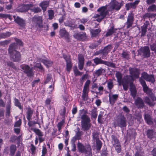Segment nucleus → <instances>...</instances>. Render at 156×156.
<instances>
[{
	"mask_svg": "<svg viewBox=\"0 0 156 156\" xmlns=\"http://www.w3.org/2000/svg\"><path fill=\"white\" fill-rule=\"evenodd\" d=\"M123 80L126 82L129 83L130 84V86H131V84H134L133 82V77L131 76L127 75L125 76Z\"/></svg>",
	"mask_w": 156,
	"mask_h": 156,
	"instance_id": "a878e982",
	"label": "nucleus"
},
{
	"mask_svg": "<svg viewBox=\"0 0 156 156\" xmlns=\"http://www.w3.org/2000/svg\"><path fill=\"white\" fill-rule=\"evenodd\" d=\"M20 68L28 76L31 77L33 76L34 74L33 72V68H30L28 65L26 64L21 65Z\"/></svg>",
	"mask_w": 156,
	"mask_h": 156,
	"instance_id": "9d476101",
	"label": "nucleus"
},
{
	"mask_svg": "<svg viewBox=\"0 0 156 156\" xmlns=\"http://www.w3.org/2000/svg\"><path fill=\"white\" fill-rule=\"evenodd\" d=\"M15 105L18 107L20 109H23L22 106L21 105L19 100L16 98L15 99Z\"/></svg>",
	"mask_w": 156,
	"mask_h": 156,
	"instance_id": "de8ad7c7",
	"label": "nucleus"
},
{
	"mask_svg": "<svg viewBox=\"0 0 156 156\" xmlns=\"http://www.w3.org/2000/svg\"><path fill=\"white\" fill-rule=\"evenodd\" d=\"M78 67L80 70H82L83 69L84 65V58L81 55H79L78 58Z\"/></svg>",
	"mask_w": 156,
	"mask_h": 156,
	"instance_id": "2eb2a0df",
	"label": "nucleus"
},
{
	"mask_svg": "<svg viewBox=\"0 0 156 156\" xmlns=\"http://www.w3.org/2000/svg\"><path fill=\"white\" fill-rule=\"evenodd\" d=\"M108 97L110 104L112 105H113L117 101L119 95L117 94H113L110 93L109 94Z\"/></svg>",
	"mask_w": 156,
	"mask_h": 156,
	"instance_id": "a211bd4d",
	"label": "nucleus"
},
{
	"mask_svg": "<svg viewBox=\"0 0 156 156\" xmlns=\"http://www.w3.org/2000/svg\"><path fill=\"white\" fill-rule=\"evenodd\" d=\"M20 137V136H13L11 137L10 139V141L11 142H14L16 140V139L18 138H19Z\"/></svg>",
	"mask_w": 156,
	"mask_h": 156,
	"instance_id": "4d7b16f0",
	"label": "nucleus"
},
{
	"mask_svg": "<svg viewBox=\"0 0 156 156\" xmlns=\"http://www.w3.org/2000/svg\"><path fill=\"white\" fill-rule=\"evenodd\" d=\"M113 82L111 80H109L107 82V87L108 89L111 91L113 87Z\"/></svg>",
	"mask_w": 156,
	"mask_h": 156,
	"instance_id": "58836bf2",
	"label": "nucleus"
},
{
	"mask_svg": "<svg viewBox=\"0 0 156 156\" xmlns=\"http://www.w3.org/2000/svg\"><path fill=\"white\" fill-rule=\"evenodd\" d=\"M138 54L144 58H148L150 55V51L149 47L146 46L141 47L138 50Z\"/></svg>",
	"mask_w": 156,
	"mask_h": 156,
	"instance_id": "6e6552de",
	"label": "nucleus"
},
{
	"mask_svg": "<svg viewBox=\"0 0 156 156\" xmlns=\"http://www.w3.org/2000/svg\"><path fill=\"white\" fill-rule=\"evenodd\" d=\"M135 104L138 108H142L144 106V103L143 100L139 97L136 98L135 100Z\"/></svg>",
	"mask_w": 156,
	"mask_h": 156,
	"instance_id": "dca6fc26",
	"label": "nucleus"
},
{
	"mask_svg": "<svg viewBox=\"0 0 156 156\" xmlns=\"http://www.w3.org/2000/svg\"><path fill=\"white\" fill-rule=\"evenodd\" d=\"M72 65L71 62L66 63V69L68 72L69 73L72 68Z\"/></svg>",
	"mask_w": 156,
	"mask_h": 156,
	"instance_id": "6e6d98bb",
	"label": "nucleus"
},
{
	"mask_svg": "<svg viewBox=\"0 0 156 156\" xmlns=\"http://www.w3.org/2000/svg\"><path fill=\"white\" fill-rule=\"evenodd\" d=\"M151 51H155L156 50V43H154L150 46Z\"/></svg>",
	"mask_w": 156,
	"mask_h": 156,
	"instance_id": "bf43d9fd",
	"label": "nucleus"
},
{
	"mask_svg": "<svg viewBox=\"0 0 156 156\" xmlns=\"http://www.w3.org/2000/svg\"><path fill=\"white\" fill-rule=\"evenodd\" d=\"M116 30V29H115L113 27H111L110 29L108 30L107 33L105 34V36L107 37L110 36L115 33Z\"/></svg>",
	"mask_w": 156,
	"mask_h": 156,
	"instance_id": "2f4dec72",
	"label": "nucleus"
},
{
	"mask_svg": "<svg viewBox=\"0 0 156 156\" xmlns=\"http://www.w3.org/2000/svg\"><path fill=\"white\" fill-rule=\"evenodd\" d=\"M60 35L62 37L66 39H68L69 36V33L66 31L65 28H62L60 30Z\"/></svg>",
	"mask_w": 156,
	"mask_h": 156,
	"instance_id": "b1692460",
	"label": "nucleus"
},
{
	"mask_svg": "<svg viewBox=\"0 0 156 156\" xmlns=\"http://www.w3.org/2000/svg\"><path fill=\"white\" fill-rule=\"evenodd\" d=\"M14 18L15 22L20 26L23 27L25 26V21L23 19L18 16L16 18L15 16H14Z\"/></svg>",
	"mask_w": 156,
	"mask_h": 156,
	"instance_id": "6ab92c4d",
	"label": "nucleus"
},
{
	"mask_svg": "<svg viewBox=\"0 0 156 156\" xmlns=\"http://www.w3.org/2000/svg\"><path fill=\"white\" fill-rule=\"evenodd\" d=\"M30 9V5H23L19 6L17 9V10L20 12H25Z\"/></svg>",
	"mask_w": 156,
	"mask_h": 156,
	"instance_id": "412c9836",
	"label": "nucleus"
},
{
	"mask_svg": "<svg viewBox=\"0 0 156 156\" xmlns=\"http://www.w3.org/2000/svg\"><path fill=\"white\" fill-rule=\"evenodd\" d=\"M32 130L38 135V136H43V133L39 129L34 128L32 129Z\"/></svg>",
	"mask_w": 156,
	"mask_h": 156,
	"instance_id": "ea45409f",
	"label": "nucleus"
},
{
	"mask_svg": "<svg viewBox=\"0 0 156 156\" xmlns=\"http://www.w3.org/2000/svg\"><path fill=\"white\" fill-rule=\"evenodd\" d=\"M82 134V133L81 131H80V129L78 128V131L76 133L75 136L78 139V140H80L81 139L80 136Z\"/></svg>",
	"mask_w": 156,
	"mask_h": 156,
	"instance_id": "3c124183",
	"label": "nucleus"
},
{
	"mask_svg": "<svg viewBox=\"0 0 156 156\" xmlns=\"http://www.w3.org/2000/svg\"><path fill=\"white\" fill-rule=\"evenodd\" d=\"M94 62L96 65L99 64H104L105 61L102 60L101 58L96 57L93 59Z\"/></svg>",
	"mask_w": 156,
	"mask_h": 156,
	"instance_id": "72a5a7b5",
	"label": "nucleus"
},
{
	"mask_svg": "<svg viewBox=\"0 0 156 156\" xmlns=\"http://www.w3.org/2000/svg\"><path fill=\"white\" fill-rule=\"evenodd\" d=\"M107 151L106 148H104L102 150V152L101 154V156H107Z\"/></svg>",
	"mask_w": 156,
	"mask_h": 156,
	"instance_id": "052dcab7",
	"label": "nucleus"
},
{
	"mask_svg": "<svg viewBox=\"0 0 156 156\" xmlns=\"http://www.w3.org/2000/svg\"><path fill=\"white\" fill-rule=\"evenodd\" d=\"M129 83L122 80V85L123 89L125 90L126 91L128 89Z\"/></svg>",
	"mask_w": 156,
	"mask_h": 156,
	"instance_id": "c03bdc74",
	"label": "nucleus"
},
{
	"mask_svg": "<svg viewBox=\"0 0 156 156\" xmlns=\"http://www.w3.org/2000/svg\"><path fill=\"white\" fill-rule=\"evenodd\" d=\"M32 23L36 27L42 28L43 25V17L36 15L31 19Z\"/></svg>",
	"mask_w": 156,
	"mask_h": 156,
	"instance_id": "423d86ee",
	"label": "nucleus"
},
{
	"mask_svg": "<svg viewBox=\"0 0 156 156\" xmlns=\"http://www.w3.org/2000/svg\"><path fill=\"white\" fill-rule=\"evenodd\" d=\"M115 126L123 128L126 126V118L123 115H121L118 116L115 122Z\"/></svg>",
	"mask_w": 156,
	"mask_h": 156,
	"instance_id": "0eeeda50",
	"label": "nucleus"
},
{
	"mask_svg": "<svg viewBox=\"0 0 156 156\" xmlns=\"http://www.w3.org/2000/svg\"><path fill=\"white\" fill-rule=\"evenodd\" d=\"M63 56L64 58L66 60V63L69 62H71L70 59L69 58V56H67L66 55H63Z\"/></svg>",
	"mask_w": 156,
	"mask_h": 156,
	"instance_id": "69168bd1",
	"label": "nucleus"
},
{
	"mask_svg": "<svg viewBox=\"0 0 156 156\" xmlns=\"http://www.w3.org/2000/svg\"><path fill=\"white\" fill-rule=\"evenodd\" d=\"M129 73L134 78H138L139 76L140 70L135 68H130L129 69Z\"/></svg>",
	"mask_w": 156,
	"mask_h": 156,
	"instance_id": "4468645a",
	"label": "nucleus"
},
{
	"mask_svg": "<svg viewBox=\"0 0 156 156\" xmlns=\"http://www.w3.org/2000/svg\"><path fill=\"white\" fill-rule=\"evenodd\" d=\"M49 2L48 1H44L40 3L39 6L42 8L44 11L49 5Z\"/></svg>",
	"mask_w": 156,
	"mask_h": 156,
	"instance_id": "cd10ccee",
	"label": "nucleus"
},
{
	"mask_svg": "<svg viewBox=\"0 0 156 156\" xmlns=\"http://www.w3.org/2000/svg\"><path fill=\"white\" fill-rule=\"evenodd\" d=\"M91 116L92 117L96 119L97 116V110L96 108L93 109L91 111Z\"/></svg>",
	"mask_w": 156,
	"mask_h": 156,
	"instance_id": "79ce46f5",
	"label": "nucleus"
},
{
	"mask_svg": "<svg viewBox=\"0 0 156 156\" xmlns=\"http://www.w3.org/2000/svg\"><path fill=\"white\" fill-rule=\"evenodd\" d=\"M74 37L78 40H82L87 37V35L85 33H75L73 35Z\"/></svg>",
	"mask_w": 156,
	"mask_h": 156,
	"instance_id": "4be33fe9",
	"label": "nucleus"
},
{
	"mask_svg": "<svg viewBox=\"0 0 156 156\" xmlns=\"http://www.w3.org/2000/svg\"><path fill=\"white\" fill-rule=\"evenodd\" d=\"M77 147L79 152L84 153L85 156H92L91 148L90 145H84L79 142L77 143Z\"/></svg>",
	"mask_w": 156,
	"mask_h": 156,
	"instance_id": "7ed1b4c3",
	"label": "nucleus"
},
{
	"mask_svg": "<svg viewBox=\"0 0 156 156\" xmlns=\"http://www.w3.org/2000/svg\"><path fill=\"white\" fill-rule=\"evenodd\" d=\"M144 119L147 122L148 124H151L152 122L151 121V116L148 114H145L144 115Z\"/></svg>",
	"mask_w": 156,
	"mask_h": 156,
	"instance_id": "e433bc0d",
	"label": "nucleus"
},
{
	"mask_svg": "<svg viewBox=\"0 0 156 156\" xmlns=\"http://www.w3.org/2000/svg\"><path fill=\"white\" fill-rule=\"evenodd\" d=\"M30 9L31 11L34 12L35 13H37L40 12L41 11V9L38 7L33 8V5L31 4L30 5Z\"/></svg>",
	"mask_w": 156,
	"mask_h": 156,
	"instance_id": "c9c22d12",
	"label": "nucleus"
},
{
	"mask_svg": "<svg viewBox=\"0 0 156 156\" xmlns=\"http://www.w3.org/2000/svg\"><path fill=\"white\" fill-rule=\"evenodd\" d=\"M154 132L152 130H148L147 132V135L148 137L150 139H152L154 137Z\"/></svg>",
	"mask_w": 156,
	"mask_h": 156,
	"instance_id": "09e8293b",
	"label": "nucleus"
},
{
	"mask_svg": "<svg viewBox=\"0 0 156 156\" xmlns=\"http://www.w3.org/2000/svg\"><path fill=\"white\" fill-rule=\"evenodd\" d=\"M139 1L138 0H136L133 3H130L132 8H135V6L137 5L139 3Z\"/></svg>",
	"mask_w": 156,
	"mask_h": 156,
	"instance_id": "680f3d73",
	"label": "nucleus"
},
{
	"mask_svg": "<svg viewBox=\"0 0 156 156\" xmlns=\"http://www.w3.org/2000/svg\"><path fill=\"white\" fill-rule=\"evenodd\" d=\"M154 13H147L143 16V18L144 19L147 18H154Z\"/></svg>",
	"mask_w": 156,
	"mask_h": 156,
	"instance_id": "49530a36",
	"label": "nucleus"
},
{
	"mask_svg": "<svg viewBox=\"0 0 156 156\" xmlns=\"http://www.w3.org/2000/svg\"><path fill=\"white\" fill-rule=\"evenodd\" d=\"M105 72V69L102 68H100L96 70L94 72L95 75L98 77L101 75L103 73Z\"/></svg>",
	"mask_w": 156,
	"mask_h": 156,
	"instance_id": "c756f323",
	"label": "nucleus"
},
{
	"mask_svg": "<svg viewBox=\"0 0 156 156\" xmlns=\"http://www.w3.org/2000/svg\"><path fill=\"white\" fill-rule=\"evenodd\" d=\"M102 145V143L100 140L96 141V148L97 150H99L101 149Z\"/></svg>",
	"mask_w": 156,
	"mask_h": 156,
	"instance_id": "8fccbe9b",
	"label": "nucleus"
},
{
	"mask_svg": "<svg viewBox=\"0 0 156 156\" xmlns=\"http://www.w3.org/2000/svg\"><path fill=\"white\" fill-rule=\"evenodd\" d=\"M41 62L43 63L47 67L50 66L52 63L51 61L46 59H42L41 61Z\"/></svg>",
	"mask_w": 156,
	"mask_h": 156,
	"instance_id": "4c0bfd02",
	"label": "nucleus"
},
{
	"mask_svg": "<svg viewBox=\"0 0 156 156\" xmlns=\"http://www.w3.org/2000/svg\"><path fill=\"white\" fill-rule=\"evenodd\" d=\"M147 24H144V25L141 27V36H144L146 34L147 32Z\"/></svg>",
	"mask_w": 156,
	"mask_h": 156,
	"instance_id": "f704fd0d",
	"label": "nucleus"
},
{
	"mask_svg": "<svg viewBox=\"0 0 156 156\" xmlns=\"http://www.w3.org/2000/svg\"><path fill=\"white\" fill-rule=\"evenodd\" d=\"M106 6H103L99 8L97 11L99 12V14H95L94 16V18H97L96 20L99 22L101 20L105 17L107 14V11H106Z\"/></svg>",
	"mask_w": 156,
	"mask_h": 156,
	"instance_id": "20e7f679",
	"label": "nucleus"
},
{
	"mask_svg": "<svg viewBox=\"0 0 156 156\" xmlns=\"http://www.w3.org/2000/svg\"><path fill=\"white\" fill-rule=\"evenodd\" d=\"M17 48L16 44L12 43L9 46L8 50L11 59L15 62H19L21 58L20 52L16 50Z\"/></svg>",
	"mask_w": 156,
	"mask_h": 156,
	"instance_id": "f03ea898",
	"label": "nucleus"
},
{
	"mask_svg": "<svg viewBox=\"0 0 156 156\" xmlns=\"http://www.w3.org/2000/svg\"><path fill=\"white\" fill-rule=\"evenodd\" d=\"M111 137V143L112 146L115 148L118 153H120L121 151V146L119 141L115 135H112Z\"/></svg>",
	"mask_w": 156,
	"mask_h": 156,
	"instance_id": "39448f33",
	"label": "nucleus"
},
{
	"mask_svg": "<svg viewBox=\"0 0 156 156\" xmlns=\"http://www.w3.org/2000/svg\"><path fill=\"white\" fill-rule=\"evenodd\" d=\"M21 124V119H19L16 122L14 125V126L15 127H19Z\"/></svg>",
	"mask_w": 156,
	"mask_h": 156,
	"instance_id": "13d9d810",
	"label": "nucleus"
},
{
	"mask_svg": "<svg viewBox=\"0 0 156 156\" xmlns=\"http://www.w3.org/2000/svg\"><path fill=\"white\" fill-rule=\"evenodd\" d=\"M112 48L111 45H108L104 48L103 50L102 53L104 55H106L110 52Z\"/></svg>",
	"mask_w": 156,
	"mask_h": 156,
	"instance_id": "c85d7f7f",
	"label": "nucleus"
},
{
	"mask_svg": "<svg viewBox=\"0 0 156 156\" xmlns=\"http://www.w3.org/2000/svg\"><path fill=\"white\" fill-rule=\"evenodd\" d=\"M139 82L142 85L144 92L149 96L153 94L152 90L147 86L145 80L141 78Z\"/></svg>",
	"mask_w": 156,
	"mask_h": 156,
	"instance_id": "f8f14e48",
	"label": "nucleus"
},
{
	"mask_svg": "<svg viewBox=\"0 0 156 156\" xmlns=\"http://www.w3.org/2000/svg\"><path fill=\"white\" fill-rule=\"evenodd\" d=\"M130 90L131 91V94L134 98L136 96L137 91L135 86L134 84H131L130 86Z\"/></svg>",
	"mask_w": 156,
	"mask_h": 156,
	"instance_id": "393cba45",
	"label": "nucleus"
},
{
	"mask_svg": "<svg viewBox=\"0 0 156 156\" xmlns=\"http://www.w3.org/2000/svg\"><path fill=\"white\" fill-rule=\"evenodd\" d=\"M133 22V15L130 13L128 16L127 21L126 23L127 25L126 28H129L131 27Z\"/></svg>",
	"mask_w": 156,
	"mask_h": 156,
	"instance_id": "f3484780",
	"label": "nucleus"
},
{
	"mask_svg": "<svg viewBox=\"0 0 156 156\" xmlns=\"http://www.w3.org/2000/svg\"><path fill=\"white\" fill-rule=\"evenodd\" d=\"M87 113V111L84 109L79 111L80 115L82 114L81 117V128L84 131L89 130L91 125L90 118L86 114Z\"/></svg>",
	"mask_w": 156,
	"mask_h": 156,
	"instance_id": "f257e3e1",
	"label": "nucleus"
},
{
	"mask_svg": "<svg viewBox=\"0 0 156 156\" xmlns=\"http://www.w3.org/2000/svg\"><path fill=\"white\" fill-rule=\"evenodd\" d=\"M51 76L50 75L48 74L47 76V78L45 81L44 82V83H48L51 80Z\"/></svg>",
	"mask_w": 156,
	"mask_h": 156,
	"instance_id": "e2e57ef3",
	"label": "nucleus"
},
{
	"mask_svg": "<svg viewBox=\"0 0 156 156\" xmlns=\"http://www.w3.org/2000/svg\"><path fill=\"white\" fill-rule=\"evenodd\" d=\"M16 151V145L14 144H11L9 146V150L5 148L4 150V152L6 154H8L9 151V155L11 156H13L14 155Z\"/></svg>",
	"mask_w": 156,
	"mask_h": 156,
	"instance_id": "ddd939ff",
	"label": "nucleus"
},
{
	"mask_svg": "<svg viewBox=\"0 0 156 156\" xmlns=\"http://www.w3.org/2000/svg\"><path fill=\"white\" fill-rule=\"evenodd\" d=\"M93 138V139L96 141L99 140L98 138V134L96 132H94L92 133Z\"/></svg>",
	"mask_w": 156,
	"mask_h": 156,
	"instance_id": "5fc2aeb1",
	"label": "nucleus"
},
{
	"mask_svg": "<svg viewBox=\"0 0 156 156\" xmlns=\"http://www.w3.org/2000/svg\"><path fill=\"white\" fill-rule=\"evenodd\" d=\"M90 31L91 34V37L93 38L98 36L101 31V30L100 28L96 29H91Z\"/></svg>",
	"mask_w": 156,
	"mask_h": 156,
	"instance_id": "aec40b11",
	"label": "nucleus"
},
{
	"mask_svg": "<svg viewBox=\"0 0 156 156\" xmlns=\"http://www.w3.org/2000/svg\"><path fill=\"white\" fill-rule=\"evenodd\" d=\"M34 67H36L39 68L40 69L43 70V68L41 64L40 63H37L34 66Z\"/></svg>",
	"mask_w": 156,
	"mask_h": 156,
	"instance_id": "338daca9",
	"label": "nucleus"
},
{
	"mask_svg": "<svg viewBox=\"0 0 156 156\" xmlns=\"http://www.w3.org/2000/svg\"><path fill=\"white\" fill-rule=\"evenodd\" d=\"M90 83V80H87L84 84L82 94V98L84 100H87L88 98V93L89 90V85Z\"/></svg>",
	"mask_w": 156,
	"mask_h": 156,
	"instance_id": "1a4fd4ad",
	"label": "nucleus"
},
{
	"mask_svg": "<svg viewBox=\"0 0 156 156\" xmlns=\"http://www.w3.org/2000/svg\"><path fill=\"white\" fill-rule=\"evenodd\" d=\"M116 77L117 78V82L119 83V85L121 86L122 85V75L119 72H117L115 74Z\"/></svg>",
	"mask_w": 156,
	"mask_h": 156,
	"instance_id": "bb28decb",
	"label": "nucleus"
},
{
	"mask_svg": "<svg viewBox=\"0 0 156 156\" xmlns=\"http://www.w3.org/2000/svg\"><path fill=\"white\" fill-rule=\"evenodd\" d=\"M48 19L51 20L54 17V12L53 10H49L48 11Z\"/></svg>",
	"mask_w": 156,
	"mask_h": 156,
	"instance_id": "a18cd8bd",
	"label": "nucleus"
},
{
	"mask_svg": "<svg viewBox=\"0 0 156 156\" xmlns=\"http://www.w3.org/2000/svg\"><path fill=\"white\" fill-rule=\"evenodd\" d=\"M147 11L149 12L156 11V5L153 4L150 5L148 8Z\"/></svg>",
	"mask_w": 156,
	"mask_h": 156,
	"instance_id": "a19ab883",
	"label": "nucleus"
},
{
	"mask_svg": "<svg viewBox=\"0 0 156 156\" xmlns=\"http://www.w3.org/2000/svg\"><path fill=\"white\" fill-rule=\"evenodd\" d=\"M73 71L74 74L76 76L81 75L83 73L82 72L79 71L76 66L74 68Z\"/></svg>",
	"mask_w": 156,
	"mask_h": 156,
	"instance_id": "37998d69",
	"label": "nucleus"
},
{
	"mask_svg": "<svg viewBox=\"0 0 156 156\" xmlns=\"http://www.w3.org/2000/svg\"><path fill=\"white\" fill-rule=\"evenodd\" d=\"M28 121L29 122L28 123V125L30 127L32 126L34 124L37 123V122L35 121H31L30 120Z\"/></svg>",
	"mask_w": 156,
	"mask_h": 156,
	"instance_id": "0e129e2a",
	"label": "nucleus"
},
{
	"mask_svg": "<svg viewBox=\"0 0 156 156\" xmlns=\"http://www.w3.org/2000/svg\"><path fill=\"white\" fill-rule=\"evenodd\" d=\"M104 65L112 68L115 67V64L110 62L105 61Z\"/></svg>",
	"mask_w": 156,
	"mask_h": 156,
	"instance_id": "864d4df0",
	"label": "nucleus"
},
{
	"mask_svg": "<svg viewBox=\"0 0 156 156\" xmlns=\"http://www.w3.org/2000/svg\"><path fill=\"white\" fill-rule=\"evenodd\" d=\"M11 35V33L9 32H7L5 33H2L0 34V36L1 37L5 38L9 37Z\"/></svg>",
	"mask_w": 156,
	"mask_h": 156,
	"instance_id": "603ef678",
	"label": "nucleus"
},
{
	"mask_svg": "<svg viewBox=\"0 0 156 156\" xmlns=\"http://www.w3.org/2000/svg\"><path fill=\"white\" fill-rule=\"evenodd\" d=\"M47 152V149L45 147L43 146L42 150V155L41 156H45Z\"/></svg>",
	"mask_w": 156,
	"mask_h": 156,
	"instance_id": "774afa93",
	"label": "nucleus"
},
{
	"mask_svg": "<svg viewBox=\"0 0 156 156\" xmlns=\"http://www.w3.org/2000/svg\"><path fill=\"white\" fill-rule=\"evenodd\" d=\"M141 78L142 79H144L147 81L150 82L152 83H154L155 81L154 75H149L145 72L142 73L141 77L139 78V80Z\"/></svg>",
	"mask_w": 156,
	"mask_h": 156,
	"instance_id": "9b49d317",
	"label": "nucleus"
},
{
	"mask_svg": "<svg viewBox=\"0 0 156 156\" xmlns=\"http://www.w3.org/2000/svg\"><path fill=\"white\" fill-rule=\"evenodd\" d=\"M26 109L27 118L28 120H31L34 111L30 107L27 108Z\"/></svg>",
	"mask_w": 156,
	"mask_h": 156,
	"instance_id": "5701e85b",
	"label": "nucleus"
},
{
	"mask_svg": "<svg viewBox=\"0 0 156 156\" xmlns=\"http://www.w3.org/2000/svg\"><path fill=\"white\" fill-rule=\"evenodd\" d=\"M144 100L145 103L149 105L150 106H153L155 103L151 101L150 98L147 96L145 97L144 98Z\"/></svg>",
	"mask_w": 156,
	"mask_h": 156,
	"instance_id": "473e14b6",
	"label": "nucleus"
},
{
	"mask_svg": "<svg viewBox=\"0 0 156 156\" xmlns=\"http://www.w3.org/2000/svg\"><path fill=\"white\" fill-rule=\"evenodd\" d=\"M122 3L123 2H122L121 3H118L117 2H115L112 5L113 9L116 10H119L123 5Z\"/></svg>",
	"mask_w": 156,
	"mask_h": 156,
	"instance_id": "7c9ffc66",
	"label": "nucleus"
}]
</instances>
